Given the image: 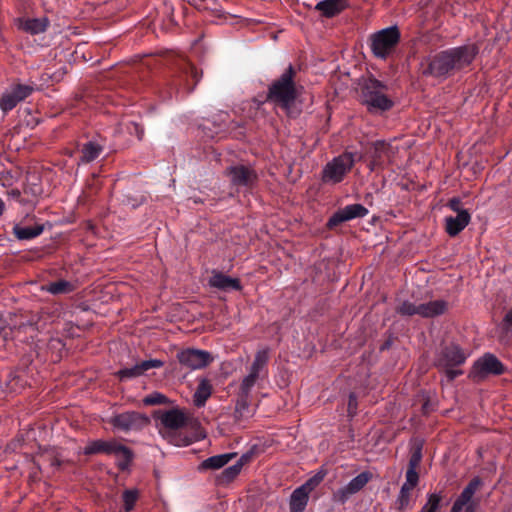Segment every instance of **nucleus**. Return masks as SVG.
Wrapping results in <instances>:
<instances>
[{
    "label": "nucleus",
    "mask_w": 512,
    "mask_h": 512,
    "mask_svg": "<svg viewBox=\"0 0 512 512\" xmlns=\"http://www.w3.org/2000/svg\"><path fill=\"white\" fill-rule=\"evenodd\" d=\"M269 349L264 348L256 352L254 360L248 368V373L242 379L239 387L240 395L248 398L254 386L268 377Z\"/></svg>",
    "instance_id": "obj_4"
},
{
    "label": "nucleus",
    "mask_w": 512,
    "mask_h": 512,
    "mask_svg": "<svg viewBox=\"0 0 512 512\" xmlns=\"http://www.w3.org/2000/svg\"><path fill=\"white\" fill-rule=\"evenodd\" d=\"M226 175L235 186H251L256 181V173L250 167L244 165L231 166L226 170Z\"/></svg>",
    "instance_id": "obj_16"
},
{
    "label": "nucleus",
    "mask_w": 512,
    "mask_h": 512,
    "mask_svg": "<svg viewBox=\"0 0 512 512\" xmlns=\"http://www.w3.org/2000/svg\"><path fill=\"white\" fill-rule=\"evenodd\" d=\"M502 363L492 354H485L479 358L473 366L475 377H484L488 374L499 375L503 373Z\"/></svg>",
    "instance_id": "obj_15"
},
{
    "label": "nucleus",
    "mask_w": 512,
    "mask_h": 512,
    "mask_svg": "<svg viewBox=\"0 0 512 512\" xmlns=\"http://www.w3.org/2000/svg\"><path fill=\"white\" fill-rule=\"evenodd\" d=\"M418 480L419 476L416 468L409 467L406 472V481L402 486L412 490L417 485Z\"/></svg>",
    "instance_id": "obj_35"
},
{
    "label": "nucleus",
    "mask_w": 512,
    "mask_h": 512,
    "mask_svg": "<svg viewBox=\"0 0 512 512\" xmlns=\"http://www.w3.org/2000/svg\"><path fill=\"white\" fill-rule=\"evenodd\" d=\"M324 478L323 474L315 475L313 478L309 479L302 486H307V491L311 492Z\"/></svg>",
    "instance_id": "obj_40"
},
{
    "label": "nucleus",
    "mask_w": 512,
    "mask_h": 512,
    "mask_svg": "<svg viewBox=\"0 0 512 512\" xmlns=\"http://www.w3.org/2000/svg\"><path fill=\"white\" fill-rule=\"evenodd\" d=\"M138 495L139 493L138 490L136 489L125 490L123 492V502L125 511L129 512L134 508L135 503L138 499Z\"/></svg>",
    "instance_id": "obj_30"
},
{
    "label": "nucleus",
    "mask_w": 512,
    "mask_h": 512,
    "mask_svg": "<svg viewBox=\"0 0 512 512\" xmlns=\"http://www.w3.org/2000/svg\"><path fill=\"white\" fill-rule=\"evenodd\" d=\"M177 359L183 367L189 370H198L208 366L214 357L208 351L188 348L180 351L177 354Z\"/></svg>",
    "instance_id": "obj_11"
},
{
    "label": "nucleus",
    "mask_w": 512,
    "mask_h": 512,
    "mask_svg": "<svg viewBox=\"0 0 512 512\" xmlns=\"http://www.w3.org/2000/svg\"><path fill=\"white\" fill-rule=\"evenodd\" d=\"M355 408H356V398L354 397V395H350L349 403H348V410H349V412H351Z\"/></svg>",
    "instance_id": "obj_43"
},
{
    "label": "nucleus",
    "mask_w": 512,
    "mask_h": 512,
    "mask_svg": "<svg viewBox=\"0 0 512 512\" xmlns=\"http://www.w3.org/2000/svg\"><path fill=\"white\" fill-rule=\"evenodd\" d=\"M118 441L116 440H96L91 443H89L84 448V453L89 454H96V453H104L108 455H114L115 449L118 445Z\"/></svg>",
    "instance_id": "obj_20"
},
{
    "label": "nucleus",
    "mask_w": 512,
    "mask_h": 512,
    "mask_svg": "<svg viewBox=\"0 0 512 512\" xmlns=\"http://www.w3.org/2000/svg\"><path fill=\"white\" fill-rule=\"evenodd\" d=\"M354 154L345 152L328 162L322 171V181L327 184L341 182L354 165Z\"/></svg>",
    "instance_id": "obj_6"
},
{
    "label": "nucleus",
    "mask_w": 512,
    "mask_h": 512,
    "mask_svg": "<svg viewBox=\"0 0 512 512\" xmlns=\"http://www.w3.org/2000/svg\"><path fill=\"white\" fill-rule=\"evenodd\" d=\"M42 289L51 294L57 295L71 292L73 290V285L69 281L59 280L43 286Z\"/></svg>",
    "instance_id": "obj_28"
},
{
    "label": "nucleus",
    "mask_w": 512,
    "mask_h": 512,
    "mask_svg": "<svg viewBox=\"0 0 512 512\" xmlns=\"http://www.w3.org/2000/svg\"><path fill=\"white\" fill-rule=\"evenodd\" d=\"M163 365L164 363L161 360L150 359L142 361L141 363L137 364V367L139 369L140 375H143L146 371L154 368H160Z\"/></svg>",
    "instance_id": "obj_34"
},
{
    "label": "nucleus",
    "mask_w": 512,
    "mask_h": 512,
    "mask_svg": "<svg viewBox=\"0 0 512 512\" xmlns=\"http://www.w3.org/2000/svg\"><path fill=\"white\" fill-rule=\"evenodd\" d=\"M471 216L468 211L460 212L455 217L445 218L446 232L449 236L458 235L469 224Z\"/></svg>",
    "instance_id": "obj_19"
},
{
    "label": "nucleus",
    "mask_w": 512,
    "mask_h": 512,
    "mask_svg": "<svg viewBox=\"0 0 512 512\" xmlns=\"http://www.w3.org/2000/svg\"><path fill=\"white\" fill-rule=\"evenodd\" d=\"M345 6V0H324L317 3L316 9L319 10L324 16L332 17L341 12Z\"/></svg>",
    "instance_id": "obj_23"
},
{
    "label": "nucleus",
    "mask_w": 512,
    "mask_h": 512,
    "mask_svg": "<svg viewBox=\"0 0 512 512\" xmlns=\"http://www.w3.org/2000/svg\"><path fill=\"white\" fill-rule=\"evenodd\" d=\"M118 376L121 380L131 379L141 376L137 364L131 368H125L118 372Z\"/></svg>",
    "instance_id": "obj_37"
},
{
    "label": "nucleus",
    "mask_w": 512,
    "mask_h": 512,
    "mask_svg": "<svg viewBox=\"0 0 512 512\" xmlns=\"http://www.w3.org/2000/svg\"><path fill=\"white\" fill-rule=\"evenodd\" d=\"M442 496L437 493L430 494L427 503L420 512H436L439 508Z\"/></svg>",
    "instance_id": "obj_31"
},
{
    "label": "nucleus",
    "mask_w": 512,
    "mask_h": 512,
    "mask_svg": "<svg viewBox=\"0 0 512 512\" xmlns=\"http://www.w3.org/2000/svg\"><path fill=\"white\" fill-rule=\"evenodd\" d=\"M191 75L193 78H197L198 77V72L196 70V68H191Z\"/></svg>",
    "instance_id": "obj_46"
},
{
    "label": "nucleus",
    "mask_w": 512,
    "mask_h": 512,
    "mask_svg": "<svg viewBox=\"0 0 512 512\" xmlns=\"http://www.w3.org/2000/svg\"><path fill=\"white\" fill-rule=\"evenodd\" d=\"M5 210V204L3 202V200L0 198V216L3 214Z\"/></svg>",
    "instance_id": "obj_45"
},
{
    "label": "nucleus",
    "mask_w": 512,
    "mask_h": 512,
    "mask_svg": "<svg viewBox=\"0 0 512 512\" xmlns=\"http://www.w3.org/2000/svg\"><path fill=\"white\" fill-rule=\"evenodd\" d=\"M102 150H103L102 146L93 141L86 143L82 149L83 161H85V162L93 161L100 155Z\"/></svg>",
    "instance_id": "obj_29"
},
{
    "label": "nucleus",
    "mask_w": 512,
    "mask_h": 512,
    "mask_svg": "<svg viewBox=\"0 0 512 512\" xmlns=\"http://www.w3.org/2000/svg\"><path fill=\"white\" fill-rule=\"evenodd\" d=\"M44 462H49L51 466H58L60 465V461L58 460L55 452L53 450L46 451L45 453L41 454L38 458V464Z\"/></svg>",
    "instance_id": "obj_36"
},
{
    "label": "nucleus",
    "mask_w": 512,
    "mask_h": 512,
    "mask_svg": "<svg viewBox=\"0 0 512 512\" xmlns=\"http://www.w3.org/2000/svg\"><path fill=\"white\" fill-rule=\"evenodd\" d=\"M14 235L19 240H30L36 238L43 232L42 225H34V226H21L15 225L13 227Z\"/></svg>",
    "instance_id": "obj_25"
},
{
    "label": "nucleus",
    "mask_w": 512,
    "mask_h": 512,
    "mask_svg": "<svg viewBox=\"0 0 512 512\" xmlns=\"http://www.w3.org/2000/svg\"><path fill=\"white\" fill-rule=\"evenodd\" d=\"M372 475L370 472H362L354 477L346 486L340 488L336 497L339 501L345 502L351 495L359 492L371 479Z\"/></svg>",
    "instance_id": "obj_17"
},
{
    "label": "nucleus",
    "mask_w": 512,
    "mask_h": 512,
    "mask_svg": "<svg viewBox=\"0 0 512 512\" xmlns=\"http://www.w3.org/2000/svg\"><path fill=\"white\" fill-rule=\"evenodd\" d=\"M146 405H158L166 402V397L161 393H152L143 399Z\"/></svg>",
    "instance_id": "obj_38"
},
{
    "label": "nucleus",
    "mask_w": 512,
    "mask_h": 512,
    "mask_svg": "<svg viewBox=\"0 0 512 512\" xmlns=\"http://www.w3.org/2000/svg\"><path fill=\"white\" fill-rule=\"evenodd\" d=\"M242 466H243V463L242 461H238L236 464L226 468L223 472H222V478L229 482L231 480H233L241 471L242 469Z\"/></svg>",
    "instance_id": "obj_32"
},
{
    "label": "nucleus",
    "mask_w": 512,
    "mask_h": 512,
    "mask_svg": "<svg viewBox=\"0 0 512 512\" xmlns=\"http://www.w3.org/2000/svg\"><path fill=\"white\" fill-rule=\"evenodd\" d=\"M32 92V88L26 85H16L5 91L0 97V108L7 112L12 110L20 101L27 98Z\"/></svg>",
    "instance_id": "obj_14"
},
{
    "label": "nucleus",
    "mask_w": 512,
    "mask_h": 512,
    "mask_svg": "<svg viewBox=\"0 0 512 512\" xmlns=\"http://www.w3.org/2000/svg\"><path fill=\"white\" fill-rule=\"evenodd\" d=\"M114 456L117 458L118 467L121 470H125L129 466L133 454L128 447L122 445L121 443H118L114 452Z\"/></svg>",
    "instance_id": "obj_27"
},
{
    "label": "nucleus",
    "mask_w": 512,
    "mask_h": 512,
    "mask_svg": "<svg viewBox=\"0 0 512 512\" xmlns=\"http://www.w3.org/2000/svg\"><path fill=\"white\" fill-rule=\"evenodd\" d=\"M248 398H244L240 395V399L238 400L236 404V412L240 414V416H243V412L245 409L248 408Z\"/></svg>",
    "instance_id": "obj_42"
},
{
    "label": "nucleus",
    "mask_w": 512,
    "mask_h": 512,
    "mask_svg": "<svg viewBox=\"0 0 512 512\" xmlns=\"http://www.w3.org/2000/svg\"><path fill=\"white\" fill-rule=\"evenodd\" d=\"M396 27L385 28L372 36V51L377 57L385 58L399 40Z\"/></svg>",
    "instance_id": "obj_9"
},
{
    "label": "nucleus",
    "mask_w": 512,
    "mask_h": 512,
    "mask_svg": "<svg viewBox=\"0 0 512 512\" xmlns=\"http://www.w3.org/2000/svg\"><path fill=\"white\" fill-rule=\"evenodd\" d=\"M480 485L479 478L472 479L456 499L450 512H461L462 509H465V512H475L476 503L473 501V496Z\"/></svg>",
    "instance_id": "obj_12"
},
{
    "label": "nucleus",
    "mask_w": 512,
    "mask_h": 512,
    "mask_svg": "<svg viewBox=\"0 0 512 512\" xmlns=\"http://www.w3.org/2000/svg\"><path fill=\"white\" fill-rule=\"evenodd\" d=\"M309 493L307 486L295 489L290 497V512H303L308 503Z\"/></svg>",
    "instance_id": "obj_21"
},
{
    "label": "nucleus",
    "mask_w": 512,
    "mask_h": 512,
    "mask_svg": "<svg viewBox=\"0 0 512 512\" xmlns=\"http://www.w3.org/2000/svg\"><path fill=\"white\" fill-rule=\"evenodd\" d=\"M294 70L291 66L273 82L269 88L268 100L281 108L289 117H296L302 110L301 92L294 82Z\"/></svg>",
    "instance_id": "obj_2"
},
{
    "label": "nucleus",
    "mask_w": 512,
    "mask_h": 512,
    "mask_svg": "<svg viewBox=\"0 0 512 512\" xmlns=\"http://www.w3.org/2000/svg\"><path fill=\"white\" fill-rule=\"evenodd\" d=\"M209 285L223 291L241 290L242 288L239 279L217 271H213L209 279Z\"/></svg>",
    "instance_id": "obj_18"
},
{
    "label": "nucleus",
    "mask_w": 512,
    "mask_h": 512,
    "mask_svg": "<svg viewBox=\"0 0 512 512\" xmlns=\"http://www.w3.org/2000/svg\"><path fill=\"white\" fill-rule=\"evenodd\" d=\"M466 357L467 355L457 345L451 344L444 348L438 360V364L445 368L448 380H453L462 374V370L454 369L453 367L463 364Z\"/></svg>",
    "instance_id": "obj_8"
},
{
    "label": "nucleus",
    "mask_w": 512,
    "mask_h": 512,
    "mask_svg": "<svg viewBox=\"0 0 512 512\" xmlns=\"http://www.w3.org/2000/svg\"><path fill=\"white\" fill-rule=\"evenodd\" d=\"M16 25L19 29H22L31 34H38L45 31L47 27V21L45 18L41 19H23L19 18L16 20Z\"/></svg>",
    "instance_id": "obj_22"
},
{
    "label": "nucleus",
    "mask_w": 512,
    "mask_h": 512,
    "mask_svg": "<svg viewBox=\"0 0 512 512\" xmlns=\"http://www.w3.org/2000/svg\"><path fill=\"white\" fill-rule=\"evenodd\" d=\"M421 459H422L421 448L418 447L413 451V453L410 457L409 467H413V468L417 469L418 465L421 462Z\"/></svg>",
    "instance_id": "obj_39"
},
{
    "label": "nucleus",
    "mask_w": 512,
    "mask_h": 512,
    "mask_svg": "<svg viewBox=\"0 0 512 512\" xmlns=\"http://www.w3.org/2000/svg\"><path fill=\"white\" fill-rule=\"evenodd\" d=\"M410 492H411V489H408L403 486L401 487L399 496L396 501L399 510H404V509L408 508V506L410 504Z\"/></svg>",
    "instance_id": "obj_33"
},
{
    "label": "nucleus",
    "mask_w": 512,
    "mask_h": 512,
    "mask_svg": "<svg viewBox=\"0 0 512 512\" xmlns=\"http://www.w3.org/2000/svg\"><path fill=\"white\" fill-rule=\"evenodd\" d=\"M114 429L129 432L145 427L149 420L146 416L135 411H127L112 416L108 421Z\"/></svg>",
    "instance_id": "obj_10"
},
{
    "label": "nucleus",
    "mask_w": 512,
    "mask_h": 512,
    "mask_svg": "<svg viewBox=\"0 0 512 512\" xmlns=\"http://www.w3.org/2000/svg\"><path fill=\"white\" fill-rule=\"evenodd\" d=\"M211 393L212 385L210 381L206 378L201 379L193 397L195 405L198 407L203 406L207 399L211 396Z\"/></svg>",
    "instance_id": "obj_26"
},
{
    "label": "nucleus",
    "mask_w": 512,
    "mask_h": 512,
    "mask_svg": "<svg viewBox=\"0 0 512 512\" xmlns=\"http://www.w3.org/2000/svg\"><path fill=\"white\" fill-rule=\"evenodd\" d=\"M447 308L448 304L444 300H435L419 305L405 301L397 308V312L405 316L420 315L428 318L445 313Z\"/></svg>",
    "instance_id": "obj_7"
},
{
    "label": "nucleus",
    "mask_w": 512,
    "mask_h": 512,
    "mask_svg": "<svg viewBox=\"0 0 512 512\" xmlns=\"http://www.w3.org/2000/svg\"><path fill=\"white\" fill-rule=\"evenodd\" d=\"M159 433L175 446H187L205 438L204 431L198 425H192L193 433L188 434L186 415L178 409L159 412Z\"/></svg>",
    "instance_id": "obj_1"
},
{
    "label": "nucleus",
    "mask_w": 512,
    "mask_h": 512,
    "mask_svg": "<svg viewBox=\"0 0 512 512\" xmlns=\"http://www.w3.org/2000/svg\"><path fill=\"white\" fill-rule=\"evenodd\" d=\"M368 214V210L361 204H350L344 208L336 211L328 220L327 226L329 228L336 227L337 225L350 221L355 218H362Z\"/></svg>",
    "instance_id": "obj_13"
},
{
    "label": "nucleus",
    "mask_w": 512,
    "mask_h": 512,
    "mask_svg": "<svg viewBox=\"0 0 512 512\" xmlns=\"http://www.w3.org/2000/svg\"><path fill=\"white\" fill-rule=\"evenodd\" d=\"M235 456H236L235 453H225V454L211 456V457L205 459L201 463L200 469H203V470L220 469L223 466H225L227 463H229L231 461V459L234 458Z\"/></svg>",
    "instance_id": "obj_24"
},
{
    "label": "nucleus",
    "mask_w": 512,
    "mask_h": 512,
    "mask_svg": "<svg viewBox=\"0 0 512 512\" xmlns=\"http://www.w3.org/2000/svg\"><path fill=\"white\" fill-rule=\"evenodd\" d=\"M386 85L369 78L362 86V100L370 111H384L392 107L393 102L386 94Z\"/></svg>",
    "instance_id": "obj_5"
},
{
    "label": "nucleus",
    "mask_w": 512,
    "mask_h": 512,
    "mask_svg": "<svg viewBox=\"0 0 512 512\" xmlns=\"http://www.w3.org/2000/svg\"><path fill=\"white\" fill-rule=\"evenodd\" d=\"M504 323L507 324L508 326H512V308L505 315Z\"/></svg>",
    "instance_id": "obj_44"
},
{
    "label": "nucleus",
    "mask_w": 512,
    "mask_h": 512,
    "mask_svg": "<svg viewBox=\"0 0 512 512\" xmlns=\"http://www.w3.org/2000/svg\"><path fill=\"white\" fill-rule=\"evenodd\" d=\"M448 207L456 212L457 214H460V212L466 211L465 209L461 208V201L459 198H452L448 202Z\"/></svg>",
    "instance_id": "obj_41"
},
{
    "label": "nucleus",
    "mask_w": 512,
    "mask_h": 512,
    "mask_svg": "<svg viewBox=\"0 0 512 512\" xmlns=\"http://www.w3.org/2000/svg\"><path fill=\"white\" fill-rule=\"evenodd\" d=\"M477 49L474 45H467L444 51L436 55L428 64L424 73L436 77L445 76L469 65L474 59Z\"/></svg>",
    "instance_id": "obj_3"
}]
</instances>
